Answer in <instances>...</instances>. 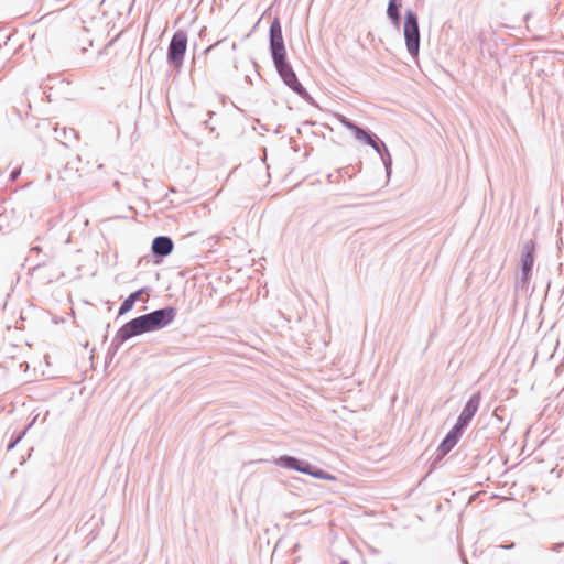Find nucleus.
I'll return each instance as SVG.
<instances>
[{
  "label": "nucleus",
  "mask_w": 564,
  "mask_h": 564,
  "mask_svg": "<svg viewBox=\"0 0 564 564\" xmlns=\"http://www.w3.org/2000/svg\"><path fill=\"white\" fill-rule=\"evenodd\" d=\"M174 242L169 236H156L151 243V252L155 264H160L172 253Z\"/></svg>",
  "instance_id": "obj_10"
},
{
  "label": "nucleus",
  "mask_w": 564,
  "mask_h": 564,
  "mask_svg": "<svg viewBox=\"0 0 564 564\" xmlns=\"http://www.w3.org/2000/svg\"><path fill=\"white\" fill-rule=\"evenodd\" d=\"M480 401H481V393L479 391L473 393L469 397V399L466 401V403H465V405L454 425L465 432V430L468 427L471 420L476 415V413L479 409V405H480Z\"/></svg>",
  "instance_id": "obj_8"
},
{
  "label": "nucleus",
  "mask_w": 564,
  "mask_h": 564,
  "mask_svg": "<svg viewBox=\"0 0 564 564\" xmlns=\"http://www.w3.org/2000/svg\"><path fill=\"white\" fill-rule=\"evenodd\" d=\"M63 135L66 140H68V132L65 128H63Z\"/></svg>",
  "instance_id": "obj_27"
},
{
  "label": "nucleus",
  "mask_w": 564,
  "mask_h": 564,
  "mask_svg": "<svg viewBox=\"0 0 564 564\" xmlns=\"http://www.w3.org/2000/svg\"><path fill=\"white\" fill-rule=\"evenodd\" d=\"M48 260V256L44 254L42 259H40L32 268H30V271L34 273L36 270H39L41 267L46 265Z\"/></svg>",
  "instance_id": "obj_21"
},
{
  "label": "nucleus",
  "mask_w": 564,
  "mask_h": 564,
  "mask_svg": "<svg viewBox=\"0 0 564 564\" xmlns=\"http://www.w3.org/2000/svg\"><path fill=\"white\" fill-rule=\"evenodd\" d=\"M42 251L41 247L39 246H33L31 249H30V252L33 253V252H36V253H40Z\"/></svg>",
  "instance_id": "obj_25"
},
{
  "label": "nucleus",
  "mask_w": 564,
  "mask_h": 564,
  "mask_svg": "<svg viewBox=\"0 0 564 564\" xmlns=\"http://www.w3.org/2000/svg\"><path fill=\"white\" fill-rule=\"evenodd\" d=\"M20 175H21V169H20V167H14V169L10 172V174H9L8 182H9V183H13V182H15V181L19 178V176H20Z\"/></svg>",
  "instance_id": "obj_22"
},
{
  "label": "nucleus",
  "mask_w": 564,
  "mask_h": 564,
  "mask_svg": "<svg viewBox=\"0 0 564 564\" xmlns=\"http://www.w3.org/2000/svg\"><path fill=\"white\" fill-rule=\"evenodd\" d=\"M351 132L356 140L361 141L365 144H368L371 141L372 137L376 134L370 129L359 127L358 124H356Z\"/></svg>",
  "instance_id": "obj_16"
},
{
  "label": "nucleus",
  "mask_w": 564,
  "mask_h": 564,
  "mask_svg": "<svg viewBox=\"0 0 564 564\" xmlns=\"http://www.w3.org/2000/svg\"><path fill=\"white\" fill-rule=\"evenodd\" d=\"M367 145L371 147L379 154L383 163L387 176L390 177L392 171V158L384 141L375 134Z\"/></svg>",
  "instance_id": "obj_11"
},
{
  "label": "nucleus",
  "mask_w": 564,
  "mask_h": 564,
  "mask_svg": "<svg viewBox=\"0 0 564 564\" xmlns=\"http://www.w3.org/2000/svg\"><path fill=\"white\" fill-rule=\"evenodd\" d=\"M186 50L187 33L184 30H177L170 40L166 54L167 64L176 72H181L183 67Z\"/></svg>",
  "instance_id": "obj_5"
},
{
  "label": "nucleus",
  "mask_w": 564,
  "mask_h": 564,
  "mask_svg": "<svg viewBox=\"0 0 564 564\" xmlns=\"http://www.w3.org/2000/svg\"><path fill=\"white\" fill-rule=\"evenodd\" d=\"M133 338L124 324L117 330L112 341L108 348L106 359H112L113 356L118 352L119 348L122 344L129 339Z\"/></svg>",
  "instance_id": "obj_13"
},
{
  "label": "nucleus",
  "mask_w": 564,
  "mask_h": 564,
  "mask_svg": "<svg viewBox=\"0 0 564 564\" xmlns=\"http://www.w3.org/2000/svg\"><path fill=\"white\" fill-rule=\"evenodd\" d=\"M403 35L410 56L416 59L420 53L421 36L419 18L412 9H406L404 12Z\"/></svg>",
  "instance_id": "obj_4"
},
{
  "label": "nucleus",
  "mask_w": 564,
  "mask_h": 564,
  "mask_svg": "<svg viewBox=\"0 0 564 564\" xmlns=\"http://www.w3.org/2000/svg\"><path fill=\"white\" fill-rule=\"evenodd\" d=\"M273 464L285 469L295 470L305 475H310L316 479L334 480L335 476L314 466L307 460L297 458L292 455H281L273 460Z\"/></svg>",
  "instance_id": "obj_3"
},
{
  "label": "nucleus",
  "mask_w": 564,
  "mask_h": 564,
  "mask_svg": "<svg viewBox=\"0 0 564 564\" xmlns=\"http://www.w3.org/2000/svg\"><path fill=\"white\" fill-rule=\"evenodd\" d=\"M271 59L276 73L285 86L303 98L307 104L315 105L314 98L299 80L291 63L288 59V54L285 53V55L274 56L271 57Z\"/></svg>",
  "instance_id": "obj_1"
},
{
  "label": "nucleus",
  "mask_w": 564,
  "mask_h": 564,
  "mask_svg": "<svg viewBox=\"0 0 564 564\" xmlns=\"http://www.w3.org/2000/svg\"><path fill=\"white\" fill-rule=\"evenodd\" d=\"M562 549H564V542L555 543L552 546V550L555 552H560Z\"/></svg>",
  "instance_id": "obj_24"
},
{
  "label": "nucleus",
  "mask_w": 564,
  "mask_h": 564,
  "mask_svg": "<svg viewBox=\"0 0 564 564\" xmlns=\"http://www.w3.org/2000/svg\"><path fill=\"white\" fill-rule=\"evenodd\" d=\"M68 132H69V134H70L72 137H74V138L76 137V132H75V130H74V129H69V131H68Z\"/></svg>",
  "instance_id": "obj_29"
},
{
  "label": "nucleus",
  "mask_w": 564,
  "mask_h": 564,
  "mask_svg": "<svg viewBox=\"0 0 564 564\" xmlns=\"http://www.w3.org/2000/svg\"><path fill=\"white\" fill-rule=\"evenodd\" d=\"M401 0H389L387 6V17L397 29L401 24Z\"/></svg>",
  "instance_id": "obj_14"
},
{
  "label": "nucleus",
  "mask_w": 564,
  "mask_h": 564,
  "mask_svg": "<svg viewBox=\"0 0 564 564\" xmlns=\"http://www.w3.org/2000/svg\"><path fill=\"white\" fill-rule=\"evenodd\" d=\"M2 174H3V173H2V172H0V177L2 176Z\"/></svg>",
  "instance_id": "obj_31"
},
{
  "label": "nucleus",
  "mask_w": 564,
  "mask_h": 564,
  "mask_svg": "<svg viewBox=\"0 0 564 564\" xmlns=\"http://www.w3.org/2000/svg\"><path fill=\"white\" fill-rule=\"evenodd\" d=\"M343 171H346V169H339L338 171H336L335 173H330L328 175V181L330 183H339L340 182V178L343 177Z\"/></svg>",
  "instance_id": "obj_20"
},
{
  "label": "nucleus",
  "mask_w": 564,
  "mask_h": 564,
  "mask_svg": "<svg viewBox=\"0 0 564 564\" xmlns=\"http://www.w3.org/2000/svg\"><path fill=\"white\" fill-rule=\"evenodd\" d=\"M110 328V324H107L106 326V334L104 335V339L106 340L108 338V329Z\"/></svg>",
  "instance_id": "obj_26"
},
{
  "label": "nucleus",
  "mask_w": 564,
  "mask_h": 564,
  "mask_svg": "<svg viewBox=\"0 0 564 564\" xmlns=\"http://www.w3.org/2000/svg\"><path fill=\"white\" fill-rule=\"evenodd\" d=\"M124 326L128 328L132 337L161 330V327L155 323L149 313L128 321L124 323Z\"/></svg>",
  "instance_id": "obj_7"
},
{
  "label": "nucleus",
  "mask_w": 564,
  "mask_h": 564,
  "mask_svg": "<svg viewBox=\"0 0 564 564\" xmlns=\"http://www.w3.org/2000/svg\"><path fill=\"white\" fill-rule=\"evenodd\" d=\"M338 120L339 122L346 128L348 129L349 131H352L354 128L356 127V122H354L352 120H350L349 118H347L346 116L344 115H339L338 117Z\"/></svg>",
  "instance_id": "obj_19"
},
{
  "label": "nucleus",
  "mask_w": 564,
  "mask_h": 564,
  "mask_svg": "<svg viewBox=\"0 0 564 564\" xmlns=\"http://www.w3.org/2000/svg\"><path fill=\"white\" fill-rule=\"evenodd\" d=\"M147 291H148V288H141V289L130 293L128 295V297H126L122 301V303L120 304L119 310H118V315L122 316V315L127 314L128 312H130L133 308L135 302L140 299V295Z\"/></svg>",
  "instance_id": "obj_15"
},
{
  "label": "nucleus",
  "mask_w": 564,
  "mask_h": 564,
  "mask_svg": "<svg viewBox=\"0 0 564 564\" xmlns=\"http://www.w3.org/2000/svg\"><path fill=\"white\" fill-rule=\"evenodd\" d=\"M464 434L459 427L453 425V427L446 433L442 442L440 443L435 457L432 462V465L435 467L445 455H447L459 442Z\"/></svg>",
  "instance_id": "obj_9"
},
{
  "label": "nucleus",
  "mask_w": 564,
  "mask_h": 564,
  "mask_svg": "<svg viewBox=\"0 0 564 564\" xmlns=\"http://www.w3.org/2000/svg\"><path fill=\"white\" fill-rule=\"evenodd\" d=\"M221 42H223V40H219V41H217L216 43H214L213 45H209L208 47H206V48L204 50V52H203V53H204V54L209 53L212 50H214V48H215L217 45H219Z\"/></svg>",
  "instance_id": "obj_23"
},
{
  "label": "nucleus",
  "mask_w": 564,
  "mask_h": 564,
  "mask_svg": "<svg viewBox=\"0 0 564 564\" xmlns=\"http://www.w3.org/2000/svg\"><path fill=\"white\" fill-rule=\"evenodd\" d=\"M346 171H343V175H348L349 178H352V175L351 174H348V167H345Z\"/></svg>",
  "instance_id": "obj_28"
},
{
  "label": "nucleus",
  "mask_w": 564,
  "mask_h": 564,
  "mask_svg": "<svg viewBox=\"0 0 564 564\" xmlns=\"http://www.w3.org/2000/svg\"><path fill=\"white\" fill-rule=\"evenodd\" d=\"M26 430L28 427H25L22 432L12 434L11 440L7 446L8 451H11L17 446V444L23 438L24 434L26 433Z\"/></svg>",
  "instance_id": "obj_18"
},
{
  "label": "nucleus",
  "mask_w": 564,
  "mask_h": 564,
  "mask_svg": "<svg viewBox=\"0 0 564 564\" xmlns=\"http://www.w3.org/2000/svg\"><path fill=\"white\" fill-rule=\"evenodd\" d=\"M269 52L271 57L285 55L286 48L282 34V24L278 17H274L269 28Z\"/></svg>",
  "instance_id": "obj_6"
},
{
  "label": "nucleus",
  "mask_w": 564,
  "mask_h": 564,
  "mask_svg": "<svg viewBox=\"0 0 564 564\" xmlns=\"http://www.w3.org/2000/svg\"><path fill=\"white\" fill-rule=\"evenodd\" d=\"M535 261V243L533 240H528L523 243L520 256V279L516 281V293L527 294L529 291L530 281L533 273V265Z\"/></svg>",
  "instance_id": "obj_2"
},
{
  "label": "nucleus",
  "mask_w": 564,
  "mask_h": 564,
  "mask_svg": "<svg viewBox=\"0 0 564 564\" xmlns=\"http://www.w3.org/2000/svg\"><path fill=\"white\" fill-rule=\"evenodd\" d=\"M161 329L167 327L176 317L177 310L174 306H165L149 313Z\"/></svg>",
  "instance_id": "obj_12"
},
{
  "label": "nucleus",
  "mask_w": 564,
  "mask_h": 564,
  "mask_svg": "<svg viewBox=\"0 0 564 564\" xmlns=\"http://www.w3.org/2000/svg\"><path fill=\"white\" fill-rule=\"evenodd\" d=\"M77 174V170H74L69 163L64 166V170L59 172V178L63 181H72Z\"/></svg>",
  "instance_id": "obj_17"
},
{
  "label": "nucleus",
  "mask_w": 564,
  "mask_h": 564,
  "mask_svg": "<svg viewBox=\"0 0 564 564\" xmlns=\"http://www.w3.org/2000/svg\"><path fill=\"white\" fill-rule=\"evenodd\" d=\"M204 124H205L206 128H209V122L208 121H205Z\"/></svg>",
  "instance_id": "obj_30"
}]
</instances>
